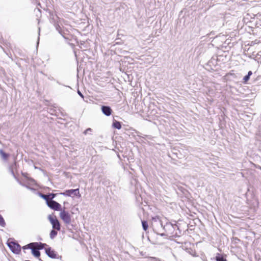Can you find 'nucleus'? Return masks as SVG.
I'll list each match as a JSON object with an SVG mask.
<instances>
[{
	"mask_svg": "<svg viewBox=\"0 0 261 261\" xmlns=\"http://www.w3.org/2000/svg\"><path fill=\"white\" fill-rule=\"evenodd\" d=\"M7 245L11 251L16 254H19L21 251L20 245L15 241H8Z\"/></svg>",
	"mask_w": 261,
	"mask_h": 261,
	"instance_id": "1",
	"label": "nucleus"
},
{
	"mask_svg": "<svg viewBox=\"0 0 261 261\" xmlns=\"http://www.w3.org/2000/svg\"><path fill=\"white\" fill-rule=\"evenodd\" d=\"M48 219L52 225L53 228L57 230L61 229V225L59 221L56 216L53 217L49 215L48 216Z\"/></svg>",
	"mask_w": 261,
	"mask_h": 261,
	"instance_id": "2",
	"label": "nucleus"
},
{
	"mask_svg": "<svg viewBox=\"0 0 261 261\" xmlns=\"http://www.w3.org/2000/svg\"><path fill=\"white\" fill-rule=\"evenodd\" d=\"M47 205L51 209L55 211H59L62 210L61 204L55 200L47 201Z\"/></svg>",
	"mask_w": 261,
	"mask_h": 261,
	"instance_id": "3",
	"label": "nucleus"
},
{
	"mask_svg": "<svg viewBox=\"0 0 261 261\" xmlns=\"http://www.w3.org/2000/svg\"><path fill=\"white\" fill-rule=\"evenodd\" d=\"M60 216L65 223L69 224L71 223V216L68 212L63 210L61 212Z\"/></svg>",
	"mask_w": 261,
	"mask_h": 261,
	"instance_id": "4",
	"label": "nucleus"
},
{
	"mask_svg": "<svg viewBox=\"0 0 261 261\" xmlns=\"http://www.w3.org/2000/svg\"><path fill=\"white\" fill-rule=\"evenodd\" d=\"M60 194L68 196H71L73 194L74 196H77L79 198L81 197L79 192V189L67 190L63 193H61Z\"/></svg>",
	"mask_w": 261,
	"mask_h": 261,
	"instance_id": "5",
	"label": "nucleus"
},
{
	"mask_svg": "<svg viewBox=\"0 0 261 261\" xmlns=\"http://www.w3.org/2000/svg\"><path fill=\"white\" fill-rule=\"evenodd\" d=\"M45 253L51 258H60V259L62 258V256H59L50 247L45 249Z\"/></svg>",
	"mask_w": 261,
	"mask_h": 261,
	"instance_id": "6",
	"label": "nucleus"
},
{
	"mask_svg": "<svg viewBox=\"0 0 261 261\" xmlns=\"http://www.w3.org/2000/svg\"><path fill=\"white\" fill-rule=\"evenodd\" d=\"M101 110L102 113L107 116H109L112 114V110L110 106H102Z\"/></svg>",
	"mask_w": 261,
	"mask_h": 261,
	"instance_id": "7",
	"label": "nucleus"
},
{
	"mask_svg": "<svg viewBox=\"0 0 261 261\" xmlns=\"http://www.w3.org/2000/svg\"><path fill=\"white\" fill-rule=\"evenodd\" d=\"M49 14L52 23H54L60 20V18L57 15L55 12L49 11Z\"/></svg>",
	"mask_w": 261,
	"mask_h": 261,
	"instance_id": "8",
	"label": "nucleus"
},
{
	"mask_svg": "<svg viewBox=\"0 0 261 261\" xmlns=\"http://www.w3.org/2000/svg\"><path fill=\"white\" fill-rule=\"evenodd\" d=\"M17 168V163L16 162H15L13 164H12L10 167H9V171L10 172V173H11V174L12 175V176L15 178H17L15 175V173H14V170L15 169H16Z\"/></svg>",
	"mask_w": 261,
	"mask_h": 261,
	"instance_id": "9",
	"label": "nucleus"
},
{
	"mask_svg": "<svg viewBox=\"0 0 261 261\" xmlns=\"http://www.w3.org/2000/svg\"><path fill=\"white\" fill-rule=\"evenodd\" d=\"M45 246H47L46 244L42 243L41 242H35L34 243L33 247H36L39 250L43 249Z\"/></svg>",
	"mask_w": 261,
	"mask_h": 261,
	"instance_id": "10",
	"label": "nucleus"
},
{
	"mask_svg": "<svg viewBox=\"0 0 261 261\" xmlns=\"http://www.w3.org/2000/svg\"><path fill=\"white\" fill-rule=\"evenodd\" d=\"M32 254L36 257H39L40 256V252L39 251V249H35L34 248H31Z\"/></svg>",
	"mask_w": 261,
	"mask_h": 261,
	"instance_id": "11",
	"label": "nucleus"
},
{
	"mask_svg": "<svg viewBox=\"0 0 261 261\" xmlns=\"http://www.w3.org/2000/svg\"><path fill=\"white\" fill-rule=\"evenodd\" d=\"M0 155L3 160L6 161L9 157V154L6 153L3 149H0Z\"/></svg>",
	"mask_w": 261,
	"mask_h": 261,
	"instance_id": "12",
	"label": "nucleus"
},
{
	"mask_svg": "<svg viewBox=\"0 0 261 261\" xmlns=\"http://www.w3.org/2000/svg\"><path fill=\"white\" fill-rule=\"evenodd\" d=\"M112 126L113 127L118 129H121L122 127L121 122L116 120L113 121Z\"/></svg>",
	"mask_w": 261,
	"mask_h": 261,
	"instance_id": "13",
	"label": "nucleus"
},
{
	"mask_svg": "<svg viewBox=\"0 0 261 261\" xmlns=\"http://www.w3.org/2000/svg\"><path fill=\"white\" fill-rule=\"evenodd\" d=\"M215 259L216 261H227L226 258H225L223 255L220 253H217L216 257Z\"/></svg>",
	"mask_w": 261,
	"mask_h": 261,
	"instance_id": "14",
	"label": "nucleus"
},
{
	"mask_svg": "<svg viewBox=\"0 0 261 261\" xmlns=\"http://www.w3.org/2000/svg\"><path fill=\"white\" fill-rule=\"evenodd\" d=\"M54 25L55 27L56 28L57 31H58V32L60 34H62V30L61 27L59 25V21L54 23Z\"/></svg>",
	"mask_w": 261,
	"mask_h": 261,
	"instance_id": "15",
	"label": "nucleus"
},
{
	"mask_svg": "<svg viewBox=\"0 0 261 261\" xmlns=\"http://www.w3.org/2000/svg\"><path fill=\"white\" fill-rule=\"evenodd\" d=\"M58 234V232L57 231V230H56V229H52L50 232V234H49V236H50V238L51 239H53L55 238V237Z\"/></svg>",
	"mask_w": 261,
	"mask_h": 261,
	"instance_id": "16",
	"label": "nucleus"
},
{
	"mask_svg": "<svg viewBox=\"0 0 261 261\" xmlns=\"http://www.w3.org/2000/svg\"><path fill=\"white\" fill-rule=\"evenodd\" d=\"M142 225L144 230L146 231L148 228V223L146 221H142Z\"/></svg>",
	"mask_w": 261,
	"mask_h": 261,
	"instance_id": "17",
	"label": "nucleus"
},
{
	"mask_svg": "<svg viewBox=\"0 0 261 261\" xmlns=\"http://www.w3.org/2000/svg\"><path fill=\"white\" fill-rule=\"evenodd\" d=\"M34 12L36 13V16L37 17V19L39 20L38 18H40L41 16V10L39 8H36L34 10Z\"/></svg>",
	"mask_w": 261,
	"mask_h": 261,
	"instance_id": "18",
	"label": "nucleus"
},
{
	"mask_svg": "<svg viewBox=\"0 0 261 261\" xmlns=\"http://www.w3.org/2000/svg\"><path fill=\"white\" fill-rule=\"evenodd\" d=\"M39 195L40 197H41L42 198H43V199H44L46 201V203H47V201H49L48 200V194L44 195L41 193H39Z\"/></svg>",
	"mask_w": 261,
	"mask_h": 261,
	"instance_id": "19",
	"label": "nucleus"
},
{
	"mask_svg": "<svg viewBox=\"0 0 261 261\" xmlns=\"http://www.w3.org/2000/svg\"><path fill=\"white\" fill-rule=\"evenodd\" d=\"M34 246V243H31L22 247L23 250L32 248Z\"/></svg>",
	"mask_w": 261,
	"mask_h": 261,
	"instance_id": "20",
	"label": "nucleus"
},
{
	"mask_svg": "<svg viewBox=\"0 0 261 261\" xmlns=\"http://www.w3.org/2000/svg\"><path fill=\"white\" fill-rule=\"evenodd\" d=\"M48 194V198L49 200H54L53 199L56 197L57 194L49 193Z\"/></svg>",
	"mask_w": 261,
	"mask_h": 261,
	"instance_id": "21",
	"label": "nucleus"
},
{
	"mask_svg": "<svg viewBox=\"0 0 261 261\" xmlns=\"http://www.w3.org/2000/svg\"><path fill=\"white\" fill-rule=\"evenodd\" d=\"M6 225V223L3 217L0 215V226L2 227H5Z\"/></svg>",
	"mask_w": 261,
	"mask_h": 261,
	"instance_id": "22",
	"label": "nucleus"
},
{
	"mask_svg": "<svg viewBox=\"0 0 261 261\" xmlns=\"http://www.w3.org/2000/svg\"><path fill=\"white\" fill-rule=\"evenodd\" d=\"M250 79V76L249 75H246L244 78H243V80H244V83H246Z\"/></svg>",
	"mask_w": 261,
	"mask_h": 261,
	"instance_id": "23",
	"label": "nucleus"
},
{
	"mask_svg": "<svg viewBox=\"0 0 261 261\" xmlns=\"http://www.w3.org/2000/svg\"><path fill=\"white\" fill-rule=\"evenodd\" d=\"M92 132V129L91 128H88L86 129L84 132V134L85 135H87V134H89L90 132Z\"/></svg>",
	"mask_w": 261,
	"mask_h": 261,
	"instance_id": "24",
	"label": "nucleus"
},
{
	"mask_svg": "<svg viewBox=\"0 0 261 261\" xmlns=\"http://www.w3.org/2000/svg\"><path fill=\"white\" fill-rule=\"evenodd\" d=\"M61 35L63 36V37L64 38H65L66 39H68V38L67 37H66V36L65 33L64 32H63V31H62V34H61Z\"/></svg>",
	"mask_w": 261,
	"mask_h": 261,
	"instance_id": "25",
	"label": "nucleus"
},
{
	"mask_svg": "<svg viewBox=\"0 0 261 261\" xmlns=\"http://www.w3.org/2000/svg\"><path fill=\"white\" fill-rule=\"evenodd\" d=\"M77 93L81 97L84 98V95L79 90H77Z\"/></svg>",
	"mask_w": 261,
	"mask_h": 261,
	"instance_id": "26",
	"label": "nucleus"
},
{
	"mask_svg": "<svg viewBox=\"0 0 261 261\" xmlns=\"http://www.w3.org/2000/svg\"><path fill=\"white\" fill-rule=\"evenodd\" d=\"M154 231H155V232L158 234H159V235H160L161 236L163 237V236H166V234H165L164 233H159V232H156V231H155V230H154Z\"/></svg>",
	"mask_w": 261,
	"mask_h": 261,
	"instance_id": "27",
	"label": "nucleus"
},
{
	"mask_svg": "<svg viewBox=\"0 0 261 261\" xmlns=\"http://www.w3.org/2000/svg\"><path fill=\"white\" fill-rule=\"evenodd\" d=\"M155 222H156V223H157L158 224H159V225H161V227H162V226H163L162 223V222H161V221H155Z\"/></svg>",
	"mask_w": 261,
	"mask_h": 261,
	"instance_id": "28",
	"label": "nucleus"
},
{
	"mask_svg": "<svg viewBox=\"0 0 261 261\" xmlns=\"http://www.w3.org/2000/svg\"><path fill=\"white\" fill-rule=\"evenodd\" d=\"M252 72L251 71H249L248 72V74L247 75H249V76L250 77V76L252 75Z\"/></svg>",
	"mask_w": 261,
	"mask_h": 261,
	"instance_id": "29",
	"label": "nucleus"
},
{
	"mask_svg": "<svg viewBox=\"0 0 261 261\" xmlns=\"http://www.w3.org/2000/svg\"><path fill=\"white\" fill-rule=\"evenodd\" d=\"M40 261H43L41 259L39 258Z\"/></svg>",
	"mask_w": 261,
	"mask_h": 261,
	"instance_id": "30",
	"label": "nucleus"
},
{
	"mask_svg": "<svg viewBox=\"0 0 261 261\" xmlns=\"http://www.w3.org/2000/svg\"><path fill=\"white\" fill-rule=\"evenodd\" d=\"M25 261H30V260H25Z\"/></svg>",
	"mask_w": 261,
	"mask_h": 261,
	"instance_id": "31",
	"label": "nucleus"
}]
</instances>
